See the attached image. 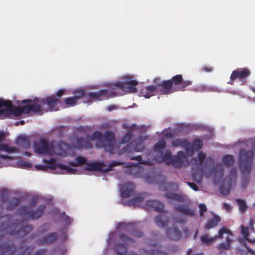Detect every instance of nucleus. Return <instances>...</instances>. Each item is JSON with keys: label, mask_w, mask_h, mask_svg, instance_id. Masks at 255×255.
<instances>
[{"label": "nucleus", "mask_w": 255, "mask_h": 255, "mask_svg": "<svg viewBox=\"0 0 255 255\" xmlns=\"http://www.w3.org/2000/svg\"><path fill=\"white\" fill-rule=\"evenodd\" d=\"M133 136V132L131 130H128L126 135L122 138L121 142L122 143H128L130 141Z\"/></svg>", "instance_id": "obj_48"}, {"label": "nucleus", "mask_w": 255, "mask_h": 255, "mask_svg": "<svg viewBox=\"0 0 255 255\" xmlns=\"http://www.w3.org/2000/svg\"><path fill=\"white\" fill-rule=\"evenodd\" d=\"M145 206L148 210L153 209L155 212L160 213L155 219L157 226L162 228L167 226L169 218L167 212L164 210V205L162 202L156 200H148Z\"/></svg>", "instance_id": "obj_4"}, {"label": "nucleus", "mask_w": 255, "mask_h": 255, "mask_svg": "<svg viewBox=\"0 0 255 255\" xmlns=\"http://www.w3.org/2000/svg\"><path fill=\"white\" fill-rule=\"evenodd\" d=\"M15 143L18 146L24 149H27L30 147V141L28 137L25 136H19L17 137Z\"/></svg>", "instance_id": "obj_28"}, {"label": "nucleus", "mask_w": 255, "mask_h": 255, "mask_svg": "<svg viewBox=\"0 0 255 255\" xmlns=\"http://www.w3.org/2000/svg\"><path fill=\"white\" fill-rule=\"evenodd\" d=\"M144 194L139 193L137 195L134 197L133 199L129 200L128 203L129 205L136 206L144 200Z\"/></svg>", "instance_id": "obj_33"}, {"label": "nucleus", "mask_w": 255, "mask_h": 255, "mask_svg": "<svg viewBox=\"0 0 255 255\" xmlns=\"http://www.w3.org/2000/svg\"><path fill=\"white\" fill-rule=\"evenodd\" d=\"M44 162L45 163H49L48 167L51 169H55L58 167V165L56 164L55 160L53 158H51L49 161L44 160Z\"/></svg>", "instance_id": "obj_52"}, {"label": "nucleus", "mask_w": 255, "mask_h": 255, "mask_svg": "<svg viewBox=\"0 0 255 255\" xmlns=\"http://www.w3.org/2000/svg\"><path fill=\"white\" fill-rule=\"evenodd\" d=\"M203 146L202 141L200 139H195L192 144L190 142H188L186 145V150H190L192 152L194 151L195 149L198 150L201 149Z\"/></svg>", "instance_id": "obj_27"}, {"label": "nucleus", "mask_w": 255, "mask_h": 255, "mask_svg": "<svg viewBox=\"0 0 255 255\" xmlns=\"http://www.w3.org/2000/svg\"><path fill=\"white\" fill-rule=\"evenodd\" d=\"M158 177H162L160 175L157 174L152 176H148L146 177V182L150 184H155L158 183L157 179Z\"/></svg>", "instance_id": "obj_44"}, {"label": "nucleus", "mask_w": 255, "mask_h": 255, "mask_svg": "<svg viewBox=\"0 0 255 255\" xmlns=\"http://www.w3.org/2000/svg\"><path fill=\"white\" fill-rule=\"evenodd\" d=\"M175 210L188 216L193 217L195 215L194 211L185 205H179L175 207Z\"/></svg>", "instance_id": "obj_25"}, {"label": "nucleus", "mask_w": 255, "mask_h": 255, "mask_svg": "<svg viewBox=\"0 0 255 255\" xmlns=\"http://www.w3.org/2000/svg\"><path fill=\"white\" fill-rule=\"evenodd\" d=\"M12 218L10 215L0 217V255H14L16 247L11 238L13 240L16 237H24L32 229L31 225H28L24 221L13 222Z\"/></svg>", "instance_id": "obj_1"}, {"label": "nucleus", "mask_w": 255, "mask_h": 255, "mask_svg": "<svg viewBox=\"0 0 255 255\" xmlns=\"http://www.w3.org/2000/svg\"><path fill=\"white\" fill-rule=\"evenodd\" d=\"M157 88L154 86H148L144 87L140 91V95L145 98H149L157 93Z\"/></svg>", "instance_id": "obj_24"}, {"label": "nucleus", "mask_w": 255, "mask_h": 255, "mask_svg": "<svg viewBox=\"0 0 255 255\" xmlns=\"http://www.w3.org/2000/svg\"><path fill=\"white\" fill-rule=\"evenodd\" d=\"M237 174V169L236 168H232L229 174V178L230 180V184L232 183V180H235L236 178Z\"/></svg>", "instance_id": "obj_50"}, {"label": "nucleus", "mask_w": 255, "mask_h": 255, "mask_svg": "<svg viewBox=\"0 0 255 255\" xmlns=\"http://www.w3.org/2000/svg\"><path fill=\"white\" fill-rule=\"evenodd\" d=\"M192 82L190 80H184L182 75H176L170 80L161 82L160 87L157 88V93L162 95L169 94L175 91H183Z\"/></svg>", "instance_id": "obj_2"}, {"label": "nucleus", "mask_w": 255, "mask_h": 255, "mask_svg": "<svg viewBox=\"0 0 255 255\" xmlns=\"http://www.w3.org/2000/svg\"><path fill=\"white\" fill-rule=\"evenodd\" d=\"M185 141L187 142V140H185ZM184 142V141H182L181 139H176L173 140L172 145L174 146H180L183 144Z\"/></svg>", "instance_id": "obj_54"}, {"label": "nucleus", "mask_w": 255, "mask_h": 255, "mask_svg": "<svg viewBox=\"0 0 255 255\" xmlns=\"http://www.w3.org/2000/svg\"><path fill=\"white\" fill-rule=\"evenodd\" d=\"M130 160H135L138 161L137 163H128L127 164V166L128 167H131L135 166V168L131 169L129 170H127V172L128 173L129 170H133L136 168L138 164H148L147 161H144L142 159V157L140 155H137L136 156H131L130 157Z\"/></svg>", "instance_id": "obj_29"}, {"label": "nucleus", "mask_w": 255, "mask_h": 255, "mask_svg": "<svg viewBox=\"0 0 255 255\" xmlns=\"http://www.w3.org/2000/svg\"><path fill=\"white\" fill-rule=\"evenodd\" d=\"M225 234L233 236L232 232L230 230L226 227H223L219 230L218 234L216 235L213 237L210 238L208 234L202 235L200 238L201 241L205 246L211 245L213 244L217 239H222Z\"/></svg>", "instance_id": "obj_10"}, {"label": "nucleus", "mask_w": 255, "mask_h": 255, "mask_svg": "<svg viewBox=\"0 0 255 255\" xmlns=\"http://www.w3.org/2000/svg\"><path fill=\"white\" fill-rule=\"evenodd\" d=\"M115 135L110 130L106 131L103 137L99 139L96 143L98 147L103 148L105 151L112 153L114 150Z\"/></svg>", "instance_id": "obj_6"}, {"label": "nucleus", "mask_w": 255, "mask_h": 255, "mask_svg": "<svg viewBox=\"0 0 255 255\" xmlns=\"http://www.w3.org/2000/svg\"><path fill=\"white\" fill-rule=\"evenodd\" d=\"M116 109L117 106L115 105H111L107 107V110L109 112L112 111Z\"/></svg>", "instance_id": "obj_63"}, {"label": "nucleus", "mask_w": 255, "mask_h": 255, "mask_svg": "<svg viewBox=\"0 0 255 255\" xmlns=\"http://www.w3.org/2000/svg\"><path fill=\"white\" fill-rule=\"evenodd\" d=\"M36 167L37 169L45 171L47 169V166L44 165H37L36 166Z\"/></svg>", "instance_id": "obj_61"}, {"label": "nucleus", "mask_w": 255, "mask_h": 255, "mask_svg": "<svg viewBox=\"0 0 255 255\" xmlns=\"http://www.w3.org/2000/svg\"><path fill=\"white\" fill-rule=\"evenodd\" d=\"M75 147L78 149H89L92 148V144L90 140L83 137H78L76 139Z\"/></svg>", "instance_id": "obj_22"}, {"label": "nucleus", "mask_w": 255, "mask_h": 255, "mask_svg": "<svg viewBox=\"0 0 255 255\" xmlns=\"http://www.w3.org/2000/svg\"><path fill=\"white\" fill-rule=\"evenodd\" d=\"M12 110V115L16 117H20L23 113L26 114V112L24 109V106L22 107H17L15 109H13V108H11Z\"/></svg>", "instance_id": "obj_41"}, {"label": "nucleus", "mask_w": 255, "mask_h": 255, "mask_svg": "<svg viewBox=\"0 0 255 255\" xmlns=\"http://www.w3.org/2000/svg\"><path fill=\"white\" fill-rule=\"evenodd\" d=\"M206 163L207 164L209 163V164H211V165H213L214 163V161L212 158L209 157L206 160Z\"/></svg>", "instance_id": "obj_64"}, {"label": "nucleus", "mask_w": 255, "mask_h": 255, "mask_svg": "<svg viewBox=\"0 0 255 255\" xmlns=\"http://www.w3.org/2000/svg\"><path fill=\"white\" fill-rule=\"evenodd\" d=\"M221 219L217 215H214L213 218L208 220L205 225L204 228L206 230H210L212 228L217 227L218 224L221 222Z\"/></svg>", "instance_id": "obj_26"}, {"label": "nucleus", "mask_w": 255, "mask_h": 255, "mask_svg": "<svg viewBox=\"0 0 255 255\" xmlns=\"http://www.w3.org/2000/svg\"><path fill=\"white\" fill-rule=\"evenodd\" d=\"M137 84L138 82L135 80H129L126 83L119 82L113 84V86L124 91L132 93L136 92L137 89L135 86Z\"/></svg>", "instance_id": "obj_14"}, {"label": "nucleus", "mask_w": 255, "mask_h": 255, "mask_svg": "<svg viewBox=\"0 0 255 255\" xmlns=\"http://www.w3.org/2000/svg\"><path fill=\"white\" fill-rule=\"evenodd\" d=\"M20 165L21 166L24 168H27L30 167V164L26 162V161H21Z\"/></svg>", "instance_id": "obj_59"}, {"label": "nucleus", "mask_w": 255, "mask_h": 255, "mask_svg": "<svg viewBox=\"0 0 255 255\" xmlns=\"http://www.w3.org/2000/svg\"><path fill=\"white\" fill-rule=\"evenodd\" d=\"M21 103L29 104L24 106V109L27 114L30 113L38 115L43 114L41 101L37 98H34L33 100L31 99L22 100Z\"/></svg>", "instance_id": "obj_8"}, {"label": "nucleus", "mask_w": 255, "mask_h": 255, "mask_svg": "<svg viewBox=\"0 0 255 255\" xmlns=\"http://www.w3.org/2000/svg\"><path fill=\"white\" fill-rule=\"evenodd\" d=\"M34 151L39 154H49L50 147L47 140L44 138H40L38 142L34 143Z\"/></svg>", "instance_id": "obj_16"}, {"label": "nucleus", "mask_w": 255, "mask_h": 255, "mask_svg": "<svg viewBox=\"0 0 255 255\" xmlns=\"http://www.w3.org/2000/svg\"><path fill=\"white\" fill-rule=\"evenodd\" d=\"M222 161L226 166L230 167L234 163L235 159L233 155L227 154L223 157Z\"/></svg>", "instance_id": "obj_38"}, {"label": "nucleus", "mask_w": 255, "mask_h": 255, "mask_svg": "<svg viewBox=\"0 0 255 255\" xmlns=\"http://www.w3.org/2000/svg\"><path fill=\"white\" fill-rule=\"evenodd\" d=\"M166 234L171 241H178L181 237V232L179 228L173 225L172 227L166 230Z\"/></svg>", "instance_id": "obj_20"}, {"label": "nucleus", "mask_w": 255, "mask_h": 255, "mask_svg": "<svg viewBox=\"0 0 255 255\" xmlns=\"http://www.w3.org/2000/svg\"><path fill=\"white\" fill-rule=\"evenodd\" d=\"M21 200L19 198H11L10 200L8 201V202L6 204L7 210L9 211L13 210L16 208V207H17L18 206Z\"/></svg>", "instance_id": "obj_30"}, {"label": "nucleus", "mask_w": 255, "mask_h": 255, "mask_svg": "<svg viewBox=\"0 0 255 255\" xmlns=\"http://www.w3.org/2000/svg\"><path fill=\"white\" fill-rule=\"evenodd\" d=\"M115 250L118 255H125L128 252L127 247L120 243L115 245Z\"/></svg>", "instance_id": "obj_34"}, {"label": "nucleus", "mask_w": 255, "mask_h": 255, "mask_svg": "<svg viewBox=\"0 0 255 255\" xmlns=\"http://www.w3.org/2000/svg\"><path fill=\"white\" fill-rule=\"evenodd\" d=\"M135 185L131 182H127L123 185L121 188L122 197L128 198L132 195L134 192Z\"/></svg>", "instance_id": "obj_21"}, {"label": "nucleus", "mask_w": 255, "mask_h": 255, "mask_svg": "<svg viewBox=\"0 0 255 255\" xmlns=\"http://www.w3.org/2000/svg\"><path fill=\"white\" fill-rule=\"evenodd\" d=\"M166 146V141L164 138L159 140L154 145V150L158 153L159 152L163 151L162 149Z\"/></svg>", "instance_id": "obj_35"}, {"label": "nucleus", "mask_w": 255, "mask_h": 255, "mask_svg": "<svg viewBox=\"0 0 255 255\" xmlns=\"http://www.w3.org/2000/svg\"><path fill=\"white\" fill-rule=\"evenodd\" d=\"M46 206L44 205H39L37 209L35 210H28L26 206H21L19 208L18 214L21 216H27L32 219H37L42 216Z\"/></svg>", "instance_id": "obj_9"}, {"label": "nucleus", "mask_w": 255, "mask_h": 255, "mask_svg": "<svg viewBox=\"0 0 255 255\" xmlns=\"http://www.w3.org/2000/svg\"><path fill=\"white\" fill-rule=\"evenodd\" d=\"M201 70L205 72H211L213 71V69L211 67L209 66H204L201 68Z\"/></svg>", "instance_id": "obj_56"}, {"label": "nucleus", "mask_w": 255, "mask_h": 255, "mask_svg": "<svg viewBox=\"0 0 255 255\" xmlns=\"http://www.w3.org/2000/svg\"><path fill=\"white\" fill-rule=\"evenodd\" d=\"M4 151L8 153L17 152L18 149L15 147H10L7 144L0 143V151Z\"/></svg>", "instance_id": "obj_37"}, {"label": "nucleus", "mask_w": 255, "mask_h": 255, "mask_svg": "<svg viewBox=\"0 0 255 255\" xmlns=\"http://www.w3.org/2000/svg\"><path fill=\"white\" fill-rule=\"evenodd\" d=\"M65 92V90L64 89H59L57 93H56V95L57 97H61L63 94Z\"/></svg>", "instance_id": "obj_62"}, {"label": "nucleus", "mask_w": 255, "mask_h": 255, "mask_svg": "<svg viewBox=\"0 0 255 255\" xmlns=\"http://www.w3.org/2000/svg\"><path fill=\"white\" fill-rule=\"evenodd\" d=\"M187 183L188 185L194 191H197L198 190V187L195 183L189 182H187Z\"/></svg>", "instance_id": "obj_58"}, {"label": "nucleus", "mask_w": 255, "mask_h": 255, "mask_svg": "<svg viewBox=\"0 0 255 255\" xmlns=\"http://www.w3.org/2000/svg\"><path fill=\"white\" fill-rule=\"evenodd\" d=\"M87 162V160L86 157L81 156H78L76 158V162L71 161L69 162V164L71 166L78 167L83 165H86Z\"/></svg>", "instance_id": "obj_32"}, {"label": "nucleus", "mask_w": 255, "mask_h": 255, "mask_svg": "<svg viewBox=\"0 0 255 255\" xmlns=\"http://www.w3.org/2000/svg\"><path fill=\"white\" fill-rule=\"evenodd\" d=\"M165 196L168 199L175 200L179 202H183L184 200L183 196L174 193H166Z\"/></svg>", "instance_id": "obj_36"}, {"label": "nucleus", "mask_w": 255, "mask_h": 255, "mask_svg": "<svg viewBox=\"0 0 255 255\" xmlns=\"http://www.w3.org/2000/svg\"><path fill=\"white\" fill-rule=\"evenodd\" d=\"M198 158L199 160L198 164L200 165V166H201L206 158V154L203 151H200L198 153Z\"/></svg>", "instance_id": "obj_49"}, {"label": "nucleus", "mask_w": 255, "mask_h": 255, "mask_svg": "<svg viewBox=\"0 0 255 255\" xmlns=\"http://www.w3.org/2000/svg\"><path fill=\"white\" fill-rule=\"evenodd\" d=\"M9 191L6 189H1L0 190V200L3 203L6 202L9 196Z\"/></svg>", "instance_id": "obj_40"}, {"label": "nucleus", "mask_w": 255, "mask_h": 255, "mask_svg": "<svg viewBox=\"0 0 255 255\" xmlns=\"http://www.w3.org/2000/svg\"><path fill=\"white\" fill-rule=\"evenodd\" d=\"M47 251L45 249H40L37 251L34 255H44Z\"/></svg>", "instance_id": "obj_57"}, {"label": "nucleus", "mask_w": 255, "mask_h": 255, "mask_svg": "<svg viewBox=\"0 0 255 255\" xmlns=\"http://www.w3.org/2000/svg\"><path fill=\"white\" fill-rule=\"evenodd\" d=\"M199 209H200V217H203L204 215V212L207 211V208L205 205L201 204L199 205Z\"/></svg>", "instance_id": "obj_55"}, {"label": "nucleus", "mask_w": 255, "mask_h": 255, "mask_svg": "<svg viewBox=\"0 0 255 255\" xmlns=\"http://www.w3.org/2000/svg\"><path fill=\"white\" fill-rule=\"evenodd\" d=\"M254 155L252 150H247L243 148L240 151L239 167L243 174L242 185L244 188L246 187L249 182V175L253 168Z\"/></svg>", "instance_id": "obj_3"}, {"label": "nucleus", "mask_w": 255, "mask_h": 255, "mask_svg": "<svg viewBox=\"0 0 255 255\" xmlns=\"http://www.w3.org/2000/svg\"><path fill=\"white\" fill-rule=\"evenodd\" d=\"M74 94V97H75L77 101L82 98L84 96H86L85 91L83 90H76L73 92Z\"/></svg>", "instance_id": "obj_45"}, {"label": "nucleus", "mask_w": 255, "mask_h": 255, "mask_svg": "<svg viewBox=\"0 0 255 255\" xmlns=\"http://www.w3.org/2000/svg\"><path fill=\"white\" fill-rule=\"evenodd\" d=\"M236 201L239 205L240 212L242 213H244L246 212L248 208V206L246 201L241 199H237Z\"/></svg>", "instance_id": "obj_42"}, {"label": "nucleus", "mask_w": 255, "mask_h": 255, "mask_svg": "<svg viewBox=\"0 0 255 255\" xmlns=\"http://www.w3.org/2000/svg\"><path fill=\"white\" fill-rule=\"evenodd\" d=\"M145 148L144 142L139 140L136 141H131L125 147L123 148L124 152H127L128 154L130 152H141Z\"/></svg>", "instance_id": "obj_17"}, {"label": "nucleus", "mask_w": 255, "mask_h": 255, "mask_svg": "<svg viewBox=\"0 0 255 255\" xmlns=\"http://www.w3.org/2000/svg\"><path fill=\"white\" fill-rule=\"evenodd\" d=\"M148 246L151 248L150 250H145V253L149 255H168V254L164 251L159 250L161 248V245L158 242H153L150 240L147 243Z\"/></svg>", "instance_id": "obj_19"}, {"label": "nucleus", "mask_w": 255, "mask_h": 255, "mask_svg": "<svg viewBox=\"0 0 255 255\" xmlns=\"http://www.w3.org/2000/svg\"><path fill=\"white\" fill-rule=\"evenodd\" d=\"M251 72L247 68L237 69L232 72L230 76V80L228 83L233 85L234 84L235 80L237 79L242 80L248 78Z\"/></svg>", "instance_id": "obj_15"}, {"label": "nucleus", "mask_w": 255, "mask_h": 255, "mask_svg": "<svg viewBox=\"0 0 255 255\" xmlns=\"http://www.w3.org/2000/svg\"><path fill=\"white\" fill-rule=\"evenodd\" d=\"M116 96H117V94L116 92L112 90L109 93L108 89H102L98 91L97 92H90L86 94V97L91 98L95 101L102 100V97L109 99Z\"/></svg>", "instance_id": "obj_12"}, {"label": "nucleus", "mask_w": 255, "mask_h": 255, "mask_svg": "<svg viewBox=\"0 0 255 255\" xmlns=\"http://www.w3.org/2000/svg\"><path fill=\"white\" fill-rule=\"evenodd\" d=\"M185 157V153L183 151H178L177 155L171 156V151L167 149L164 153L162 151L156 153L155 159L158 163L165 162L167 165H172L174 167L180 168L183 163L182 157Z\"/></svg>", "instance_id": "obj_5"}, {"label": "nucleus", "mask_w": 255, "mask_h": 255, "mask_svg": "<svg viewBox=\"0 0 255 255\" xmlns=\"http://www.w3.org/2000/svg\"><path fill=\"white\" fill-rule=\"evenodd\" d=\"M119 238L124 242H125L127 245H130L133 243L134 240L131 238L126 236L124 234L122 233L119 235Z\"/></svg>", "instance_id": "obj_43"}, {"label": "nucleus", "mask_w": 255, "mask_h": 255, "mask_svg": "<svg viewBox=\"0 0 255 255\" xmlns=\"http://www.w3.org/2000/svg\"><path fill=\"white\" fill-rule=\"evenodd\" d=\"M135 225L134 223L125 222H120L118 224V229L121 231H125L129 233L130 235H132L135 237L140 238L143 237L142 232L134 230Z\"/></svg>", "instance_id": "obj_13"}, {"label": "nucleus", "mask_w": 255, "mask_h": 255, "mask_svg": "<svg viewBox=\"0 0 255 255\" xmlns=\"http://www.w3.org/2000/svg\"><path fill=\"white\" fill-rule=\"evenodd\" d=\"M103 136H102V132L100 131H95L92 133L91 139H97V141L99 139H100Z\"/></svg>", "instance_id": "obj_53"}, {"label": "nucleus", "mask_w": 255, "mask_h": 255, "mask_svg": "<svg viewBox=\"0 0 255 255\" xmlns=\"http://www.w3.org/2000/svg\"><path fill=\"white\" fill-rule=\"evenodd\" d=\"M4 107V109L0 110V118L1 119L10 117L12 115V103L10 100L0 99V108Z\"/></svg>", "instance_id": "obj_18"}, {"label": "nucleus", "mask_w": 255, "mask_h": 255, "mask_svg": "<svg viewBox=\"0 0 255 255\" xmlns=\"http://www.w3.org/2000/svg\"><path fill=\"white\" fill-rule=\"evenodd\" d=\"M123 164V163L119 161H112L108 167L107 168L104 169L103 168L106 166V165L103 162H87L86 166L84 167L85 170L90 171H103L104 172H107L111 171L112 168L118 165H121Z\"/></svg>", "instance_id": "obj_7"}, {"label": "nucleus", "mask_w": 255, "mask_h": 255, "mask_svg": "<svg viewBox=\"0 0 255 255\" xmlns=\"http://www.w3.org/2000/svg\"><path fill=\"white\" fill-rule=\"evenodd\" d=\"M231 184L230 183V185L227 187H225L224 185H222L220 186V191L221 193L224 195H227L229 194L231 190L230 187Z\"/></svg>", "instance_id": "obj_51"}, {"label": "nucleus", "mask_w": 255, "mask_h": 255, "mask_svg": "<svg viewBox=\"0 0 255 255\" xmlns=\"http://www.w3.org/2000/svg\"><path fill=\"white\" fill-rule=\"evenodd\" d=\"M58 237V234L56 232L48 234L38 241V244L40 245L52 244L56 242Z\"/></svg>", "instance_id": "obj_23"}, {"label": "nucleus", "mask_w": 255, "mask_h": 255, "mask_svg": "<svg viewBox=\"0 0 255 255\" xmlns=\"http://www.w3.org/2000/svg\"><path fill=\"white\" fill-rule=\"evenodd\" d=\"M77 102V101L74 96L66 98L64 100V103L65 104L69 106H73L75 105Z\"/></svg>", "instance_id": "obj_47"}, {"label": "nucleus", "mask_w": 255, "mask_h": 255, "mask_svg": "<svg viewBox=\"0 0 255 255\" xmlns=\"http://www.w3.org/2000/svg\"><path fill=\"white\" fill-rule=\"evenodd\" d=\"M232 242V239L227 236L226 238V242H222L219 244L217 249L220 251L230 250Z\"/></svg>", "instance_id": "obj_31"}, {"label": "nucleus", "mask_w": 255, "mask_h": 255, "mask_svg": "<svg viewBox=\"0 0 255 255\" xmlns=\"http://www.w3.org/2000/svg\"><path fill=\"white\" fill-rule=\"evenodd\" d=\"M58 167L60 169L65 170L68 173L75 174L76 172V169L64 164H58Z\"/></svg>", "instance_id": "obj_46"}, {"label": "nucleus", "mask_w": 255, "mask_h": 255, "mask_svg": "<svg viewBox=\"0 0 255 255\" xmlns=\"http://www.w3.org/2000/svg\"><path fill=\"white\" fill-rule=\"evenodd\" d=\"M162 81L160 80L159 78H154L153 80V82L155 84V85H154V86H157L158 87H160V85Z\"/></svg>", "instance_id": "obj_60"}, {"label": "nucleus", "mask_w": 255, "mask_h": 255, "mask_svg": "<svg viewBox=\"0 0 255 255\" xmlns=\"http://www.w3.org/2000/svg\"><path fill=\"white\" fill-rule=\"evenodd\" d=\"M43 112H47L50 111H56L58 109L56 107L58 103H60V101L58 99L53 98L51 97L42 99L40 100Z\"/></svg>", "instance_id": "obj_11"}, {"label": "nucleus", "mask_w": 255, "mask_h": 255, "mask_svg": "<svg viewBox=\"0 0 255 255\" xmlns=\"http://www.w3.org/2000/svg\"><path fill=\"white\" fill-rule=\"evenodd\" d=\"M241 233L244 237L245 239L250 243H254V240H251L249 238V230L248 228L245 227L244 225H241Z\"/></svg>", "instance_id": "obj_39"}]
</instances>
